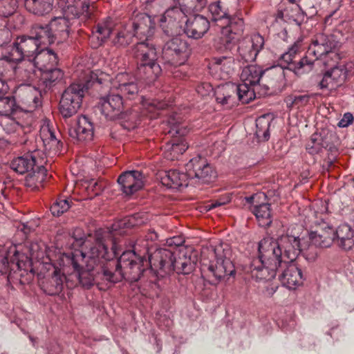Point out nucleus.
I'll return each instance as SVG.
<instances>
[{
	"label": "nucleus",
	"instance_id": "10",
	"mask_svg": "<svg viewBox=\"0 0 354 354\" xmlns=\"http://www.w3.org/2000/svg\"><path fill=\"white\" fill-rule=\"evenodd\" d=\"M63 16L52 19L50 26L55 39L66 40L71 32H75L80 25V16L84 13L74 6H64Z\"/></svg>",
	"mask_w": 354,
	"mask_h": 354
},
{
	"label": "nucleus",
	"instance_id": "21",
	"mask_svg": "<svg viewBox=\"0 0 354 354\" xmlns=\"http://www.w3.org/2000/svg\"><path fill=\"white\" fill-rule=\"evenodd\" d=\"M306 239L308 243H311L310 249H312L313 245L319 248L330 247L335 241L334 227L323 222L317 230L309 233Z\"/></svg>",
	"mask_w": 354,
	"mask_h": 354
},
{
	"label": "nucleus",
	"instance_id": "22",
	"mask_svg": "<svg viewBox=\"0 0 354 354\" xmlns=\"http://www.w3.org/2000/svg\"><path fill=\"white\" fill-rule=\"evenodd\" d=\"M282 267L285 268L279 275V279L283 286L290 290H295L303 284L305 279L301 270L294 261H288Z\"/></svg>",
	"mask_w": 354,
	"mask_h": 354
},
{
	"label": "nucleus",
	"instance_id": "45",
	"mask_svg": "<svg viewBox=\"0 0 354 354\" xmlns=\"http://www.w3.org/2000/svg\"><path fill=\"white\" fill-rule=\"evenodd\" d=\"M312 55H309L308 52L306 55L301 58L298 62L294 61L293 64L290 65V71H293L296 75H300L312 70L315 62L317 60Z\"/></svg>",
	"mask_w": 354,
	"mask_h": 354
},
{
	"label": "nucleus",
	"instance_id": "8",
	"mask_svg": "<svg viewBox=\"0 0 354 354\" xmlns=\"http://www.w3.org/2000/svg\"><path fill=\"white\" fill-rule=\"evenodd\" d=\"M131 53L137 62V78L152 82L160 75L163 68L158 61L156 45L149 39L135 44Z\"/></svg>",
	"mask_w": 354,
	"mask_h": 354
},
{
	"label": "nucleus",
	"instance_id": "60",
	"mask_svg": "<svg viewBox=\"0 0 354 354\" xmlns=\"http://www.w3.org/2000/svg\"><path fill=\"white\" fill-rule=\"evenodd\" d=\"M279 62L280 63L278 65L282 67L283 70L285 71V69L290 70V65L293 64L294 60L291 58L290 55H288L287 51H286L281 55Z\"/></svg>",
	"mask_w": 354,
	"mask_h": 354
},
{
	"label": "nucleus",
	"instance_id": "58",
	"mask_svg": "<svg viewBox=\"0 0 354 354\" xmlns=\"http://www.w3.org/2000/svg\"><path fill=\"white\" fill-rule=\"evenodd\" d=\"M319 86L320 88H326L329 87L330 88H333L335 86H338V85L335 83V80H333L332 77H330V75L328 71L324 73L322 80L319 84Z\"/></svg>",
	"mask_w": 354,
	"mask_h": 354
},
{
	"label": "nucleus",
	"instance_id": "16",
	"mask_svg": "<svg viewBox=\"0 0 354 354\" xmlns=\"http://www.w3.org/2000/svg\"><path fill=\"white\" fill-rule=\"evenodd\" d=\"M185 18L186 16L177 6L167 10L160 19L163 33L168 37L178 35Z\"/></svg>",
	"mask_w": 354,
	"mask_h": 354
},
{
	"label": "nucleus",
	"instance_id": "4",
	"mask_svg": "<svg viewBox=\"0 0 354 354\" xmlns=\"http://www.w3.org/2000/svg\"><path fill=\"white\" fill-rule=\"evenodd\" d=\"M185 173L177 169L160 172L161 183L168 188L178 189L188 186V180H196L197 183L208 184L217 177L216 171L207 160L201 156L192 158L185 166Z\"/></svg>",
	"mask_w": 354,
	"mask_h": 354
},
{
	"label": "nucleus",
	"instance_id": "12",
	"mask_svg": "<svg viewBox=\"0 0 354 354\" xmlns=\"http://www.w3.org/2000/svg\"><path fill=\"white\" fill-rule=\"evenodd\" d=\"M25 98H21L17 103L13 96H2L0 97V115L10 116L20 112H32L41 104L40 99L35 96L31 91L23 93Z\"/></svg>",
	"mask_w": 354,
	"mask_h": 354
},
{
	"label": "nucleus",
	"instance_id": "53",
	"mask_svg": "<svg viewBox=\"0 0 354 354\" xmlns=\"http://www.w3.org/2000/svg\"><path fill=\"white\" fill-rule=\"evenodd\" d=\"M70 208L67 199H58L50 207V212L55 216H59Z\"/></svg>",
	"mask_w": 354,
	"mask_h": 354
},
{
	"label": "nucleus",
	"instance_id": "63",
	"mask_svg": "<svg viewBox=\"0 0 354 354\" xmlns=\"http://www.w3.org/2000/svg\"><path fill=\"white\" fill-rule=\"evenodd\" d=\"M353 116L351 113H346L338 122V127H347L353 122Z\"/></svg>",
	"mask_w": 354,
	"mask_h": 354
},
{
	"label": "nucleus",
	"instance_id": "26",
	"mask_svg": "<svg viewBox=\"0 0 354 354\" xmlns=\"http://www.w3.org/2000/svg\"><path fill=\"white\" fill-rule=\"evenodd\" d=\"M38 155L39 151H35L30 154L17 157L11 162L10 167L20 174L32 171L37 168V166L39 165L41 160H44V156L38 158Z\"/></svg>",
	"mask_w": 354,
	"mask_h": 354
},
{
	"label": "nucleus",
	"instance_id": "18",
	"mask_svg": "<svg viewBox=\"0 0 354 354\" xmlns=\"http://www.w3.org/2000/svg\"><path fill=\"white\" fill-rule=\"evenodd\" d=\"M339 44L333 35L318 34L313 40L308 50V54L317 60L335 50Z\"/></svg>",
	"mask_w": 354,
	"mask_h": 354
},
{
	"label": "nucleus",
	"instance_id": "49",
	"mask_svg": "<svg viewBox=\"0 0 354 354\" xmlns=\"http://www.w3.org/2000/svg\"><path fill=\"white\" fill-rule=\"evenodd\" d=\"M136 82V77L127 73H120L116 75L113 84L114 87L119 90L123 87H126L130 84Z\"/></svg>",
	"mask_w": 354,
	"mask_h": 354
},
{
	"label": "nucleus",
	"instance_id": "29",
	"mask_svg": "<svg viewBox=\"0 0 354 354\" xmlns=\"http://www.w3.org/2000/svg\"><path fill=\"white\" fill-rule=\"evenodd\" d=\"M129 27L135 37L140 39L143 37L149 39L153 33L154 24L149 15L141 14L136 16Z\"/></svg>",
	"mask_w": 354,
	"mask_h": 354
},
{
	"label": "nucleus",
	"instance_id": "7",
	"mask_svg": "<svg viewBox=\"0 0 354 354\" xmlns=\"http://www.w3.org/2000/svg\"><path fill=\"white\" fill-rule=\"evenodd\" d=\"M31 271V259L19 252L16 245H0V275H4L9 285H22L27 282L26 276Z\"/></svg>",
	"mask_w": 354,
	"mask_h": 354
},
{
	"label": "nucleus",
	"instance_id": "59",
	"mask_svg": "<svg viewBox=\"0 0 354 354\" xmlns=\"http://www.w3.org/2000/svg\"><path fill=\"white\" fill-rule=\"evenodd\" d=\"M248 44L254 48V50H257V52L259 53L263 47L264 39L259 34H255L252 35L251 41Z\"/></svg>",
	"mask_w": 354,
	"mask_h": 354
},
{
	"label": "nucleus",
	"instance_id": "43",
	"mask_svg": "<svg viewBox=\"0 0 354 354\" xmlns=\"http://www.w3.org/2000/svg\"><path fill=\"white\" fill-rule=\"evenodd\" d=\"M111 33V28L108 22L99 23L95 26V30L93 31L91 39L93 41L97 40L94 47L101 46L109 37Z\"/></svg>",
	"mask_w": 354,
	"mask_h": 354
},
{
	"label": "nucleus",
	"instance_id": "39",
	"mask_svg": "<svg viewBox=\"0 0 354 354\" xmlns=\"http://www.w3.org/2000/svg\"><path fill=\"white\" fill-rule=\"evenodd\" d=\"M252 212L255 215L259 225L263 227L270 226L272 219L270 209V205L268 203L256 204L254 206Z\"/></svg>",
	"mask_w": 354,
	"mask_h": 354
},
{
	"label": "nucleus",
	"instance_id": "37",
	"mask_svg": "<svg viewBox=\"0 0 354 354\" xmlns=\"http://www.w3.org/2000/svg\"><path fill=\"white\" fill-rule=\"evenodd\" d=\"M24 6L30 12L42 16L53 10V0H25Z\"/></svg>",
	"mask_w": 354,
	"mask_h": 354
},
{
	"label": "nucleus",
	"instance_id": "52",
	"mask_svg": "<svg viewBox=\"0 0 354 354\" xmlns=\"http://www.w3.org/2000/svg\"><path fill=\"white\" fill-rule=\"evenodd\" d=\"M17 8V0H0V16L8 17L15 13Z\"/></svg>",
	"mask_w": 354,
	"mask_h": 354
},
{
	"label": "nucleus",
	"instance_id": "61",
	"mask_svg": "<svg viewBox=\"0 0 354 354\" xmlns=\"http://www.w3.org/2000/svg\"><path fill=\"white\" fill-rule=\"evenodd\" d=\"M87 189L88 191L93 192L95 196H98L103 190L104 186L100 182L96 181L94 179H91L88 181Z\"/></svg>",
	"mask_w": 354,
	"mask_h": 354
},
{
	"label": "nucleus",
	"instance_id": "17",
	"mask_svg": "<svg viewBox=\"0 0 354 354\" xmlns=\"http://www.w3.org/2000/svg\"><path fill=\"white\" fill-rule=\"evenodd\" d=\"M168 124L169 127L168 133L176 138L167 143V149L171 151V154L174 153V157H176L183 154L188 149L187 143L183 137L189 132V130L185 126L176 121L174 118L169 119Z\"/></svg>",
	"mask_w": 354,
	"mask_h": 354
},
{
	"label": "nucleus",
	"instance_id": "41",
	"mask_svg": "<svg viewBox=\"0 0 354 354\" xmlns=\"http://www.w3.org/2000/svg\"><path fill=\"white\" fill-rule=\"evenodd\" d=\"M209 11L212 15V20L218 24H222L230 17L228 9L225 8L221 1L209 4Z\"/></svg>",
	"mask_w": 354,
	"mask_h": 354
},
{
	"label": "nucleus",
	"instance_id": "54",
	"mask_svg": "<svg viewBox=\"0 0 354 354\" xmlns=\"http://www.w3.org/2000/svg\"><path fill=\"white\" fill-rule=\"evenodd\" d=\"M184 242H185V239L180 236H174V237H171L167 240V244L168 245V246H170V247L175 246V248L173 250H170V251L173 252V251L176 250V249H182V248H186L187 250H188L189 251V254H190L192 259H194V263L195 266L196 262V256L193 254L192 248H188L182 246L183 244L184 243ZM168 250H169V249H168Z\"/></svg>",
	"mask_w": 354,
	"mask_h": 354
},
{
	"label": "nucleus",
	"instance_id": "36",
	"mask_svg": "<svg viewBox=\"0 0 354 354\" xmlns=\"http://www.w3.org/2000/svg\"><path fill=\"white\" fill-rule=\"evenodd\" d=\"M234 59L232 56L215 57L212 59L214 68L220 72L221 79H227L234 71Z\"/></svg>",
	"mask_w": 354,
	"mask_h": 354
},
{
	"label": "nucleus",
	"instance_id": "11",
	"mask_svg": "<svg viewBox=\"0 0 354 354\" xmlns=\"http://www.w3.org/2000/svg\"><path fill=\"white\" fill-rule=\"evenodd\" d=\"M190 54L191 48L185 39L179 35L172 37L165 43L162 49L164 68L167 64L175 67L183 64Z\"/></svg>",
	"mask_w": 354,
	"mask_h": 354
},
{
	"label": "nucleus",
	"instance_id": "62",
	"mask_svg": "<svg viewBox=\"0 0 354 354\" xmlns=\"http://www.w3.org/2000/svg\"><path fill=\"white\" fill-rule=\"evenodd\" d=\"M266 195L264 193H257L250 196L245 197V201L249 204H258L262 199H266Z\"/></svg>",
	"mask_w": 354,
	"mask_h": 354
},
{
	"label": "nucleus",
	"instance_id": "44",
	"mask_svg": "<svg viewBox=\"0 0 354 354\" xmlns=\"http://www.w3.org/2000/svg\"><path fill=\"white\" fill-rule=\"evenodd\" d=\"M179 7L186 17L201 11L207 4V0H178Z\"/></svg>",
	"mask_w": 354,
	"mask_h": 354
},
{
	"label": "nucleus",
	"instance_id": "20",
	"mask_svg": "<svg viewBox=\"0 0 354 354\" xmlns=\"http://www.w3.org/2000/svg\"><path fill=\"white\" fill-rule=\"evenodd\" d=\"M185 22L184 32L188 37L200 39L208 31L210 24L207 17L198 14L188 15Z\"/></svg>",
	"mask_w": 354,
	"mask_h": 354
},
{
	"label": "nucleus",
	"instance_id": "9",
	"mask_svg": "<svg viewBox=\"0 0 354 354\" xmlns=\"http://www.w3.org/2000/svg\"><path fill=\"white\" fill-rule=\"evenodd\" d=\"M206 254L214 257V261H210L209 264L203 263V269L207 268L217 281L234 277L236 270L231 260L232 251L228 244L221 243L203 249L202 257L204 258Z\"/></svg>",
	"mask_w": 354,
	"mask_h": 354
},
{
	"label": "nucleus",
	"instance_id": "34",
	"mask_svg": "<svg viewBox=\"0 0 354 354\" xmlns=\"http://www.w3.org/2000/svg\"><path fill=\"white\" fill-rule=\"evenodd\" d=\"M145 223L140 214H135L126 216L114 222L111 228V232L113 236L123 234L125 229H129Z\"/></svg>",
	"mask_w": 354,
	"mask_h": 354
},
{
	"label": "nucleus",
	"instance_id": "33",
	"mask_svg": "<svg viewBox=\"0 0 354 354\" xmlns=\"http://www.w3.org/2000/svg\"><path fill=\"white\" fill-rule=\"evenodd\" d=\"M334 243L344 249L350 250L354 245L353 231L347 224L339 225L337 229L334 228Z\"/></svg>",
	"mask_w": 354,
	"mask_h": 354
},
{
	"label": "nucleus",
	"instance_id": "25",
	"mask_svg": "<svg viewBox=\"0 0 354 354\" xmlns=\"http://www.w3.org/2000/svg\"><path fill=\"white\" fill-rule=\"evenodd\" d=\"M37 143L42 145L44 156L59 153L62 148V143L56 138L54 131L49 127L41 129Z\"/></svg>",
	"mask_w": 354,
	"mask_h": 354
},
{
	"label": "nucleus",
	"instance_id": "55",
	"mask_svg": "<svg viewBox=\"0 0 354 354\" xmlns=\"http://www.w3.org/2000/svg\"><path fill=\"white\" fill-rule=\"evenodd\" d=\"M6 59L9 62H19L25 59H27L26 55L24 53L22 50L19 49V47L16 45V43L14 42L12 46H11L10 50L8 52V55L6 56Z\"/></svg>",
	"mask_w": 354,
	"mask_h": 354
},
{
	"label": "nucleus",
	"instance_id": "40",
	"mask_svg": "<svg viewBox=\"0 0 354 354\" xmlns=\"http://www.w3.org/2000/svg\"><path fill=\"white\" fill-rule=\"evenodd\" d=\"M221 27L222 33L226 35H241L243 32L244 22L243 19L233 17H230L222 24H218Z\"/></svg>",
	"mask_w": 354,
	"mask_h": 354
},
{
	"label": "nucleus",
	"instance_id": "64",
	"mask_svg": "<svg viewBox=\"0 0 354 354\" xmlns=\"http://www.w3.org/2000/svg\"><path fill=\"white\" fill-rule=\"evenodd\" d=\"M300 47V43L299 41H295L287 50V53L290 55L291 58H292L294 61H295V59L299 53Z\"/></svg>",
	"mask_w": 354,
	"mask_h": 354
},
{
	"label": "nucleus",
	"instance_id": "50",
	"mask_svg": "<svg viewBox=\"0 0 354 354\" xmlns=\"http://www.w3.org/2000/svg\"><path fill=\"white\" fill-rule=\"evenodd\" d=\"M309 95H290L286 99V102L288 108L297 106L299 108L306 105L310 100Z\"/></svg>",
	"mask_w": 354,
	"mask_h": 354
},
{
	"label": "nucleus",
	"instance_id": "35",
	"mask_svg": "<svg viewBox=\"0 0 354 354\" xmlns=\"http://www.w3.org/2000/svg\"><path fill=\"white\" fill-rule=\"evenodd\" d=\"M45 161L42 159L32 173H29L25 179V185L32 190L39 189L47 176V169L44 166Z\"/></svg>",
	"mask_w": 354,
	"mask_h": 354
},
{
	"label": "nucleus",
	"instance_id": "46",
	"mask_svg": "<svg viewBox=\"0 0 354 354\" xmlns=\"http://www.w3.org/2000/svg\"><path fill=\"white\" fill-rule=\"evenodd\" d=\"M270 121L265 116L259 117L256 120L255 135L260 141H267L270 138Z\"/></svg>",
	"mask_w": 354,
	"mask_h": 354
},
{
	"label": "nucleus",
	"instance_id": "47",
	"mask_svg": "<svg viewBox=\"0 0 354 354\" xmlns=\"http://www.w3.org/2000/svg\"><path fill=\"white\" fill-rule=\"evenodd\" d=\"M248 84V83L247 82L239 85L235 84L236 100L243 104H248L254 98V92L250 90Z\"/></svg>",
	"mask_w": 354,
	"mask_h": 354
},
{
	"label": "nucleus",
	"instance_id": "30",
	"mask_svg": "<svg viewBox=\"0 0 354 354\" xmlns=\"http://www.w3.org/2000/svg\"><path fill=\"white\" fill-rule=\"evenodd\" d=\"M30 34L32 35V37H34L40 46L50 45L56 41L50 22L44 25L39 24L33 25L30 30Z\"/></svg>",
	"mask_w": 354,
	"mask_h": 354
},
{
	"label": "nucleus",
	"instance_id": "3",
	"mask_svg": "<svg viewBox=\"0 0 354 354\" xmlns=\"http://www.w3.org/2000/svg\"><path fill=\"white\" fill-rule=\"evenodd\" d=\"M287 261L275 239L266 236L258 243V257L253 259L248 272L258 282L272 280L277 272Z\"/></svg>",
	"mask_w": 354,
	"mask_h": 354
},
{
	"label": "nucleus",
	"instance_id": "19",
	"mask_svg": "<svg viewBox=\"0 0 354 354\" xmlns=\"http://www.w3.org/2000/svg\"><path fill=\"white\" fill-rule=\"evenodd\" d=\"M144 174L140 171L131 170L122 172L118 178L122 192L130 196L144 187Z\"/></svg>",
	"mask_w": 354,
	"mask_h": 354
},
{
	"label": "nucleus",
	"instance_id": "15",
	"mask_svg": "<svg viewBox=\"0 0 354 354\" xmlns=\"http://www.w3.org/2000/svg\"><path fill=\"white\" fill-rule=\"evenodd\" d=\"M99 106L102 113L110 120H129L128 113L122 111L123 100L120 94H109L101 97Z\"/></svg>",
	"mask_w": 354,
	"mask_h": 354
},
{
	"label": "nucleus",
	"instance_id": "56",
	"mask_svg": "<svg viewBox=\"0 0 354 354\" xmlns=\"http://www.w3.org/2000/svg\"><path fill=\"white\" fill-rule=\"evenodd\" d=\"M121 95H124L129 99H134L138 94L139 88L137 82L134 84H130L126 87H123L118 90Z\"/></svg>",
	"mask_w": 354,
	"mask_h": 354
},
{
	"label": "nucleus",
	"instance_id": "13",
	"mask_svg": "<svg viewBox=\"0 0 354 354\" xmlns=\"http://www.w3.org/2000/svg\"><path fill=\"white\" fill-rule=\"evenodd\" d=\"M46 57L49 58V62L53 65L57 64L58 57L55 51L53 50H45L36 57V65L34 67L42 71L41 81L45 88L50 89L62 81L64 77V72L60 68L54 66L48 67V64L43 60Z\"/></svg>",
	"mask_w": 354,
	"mask_h": 354
},
{
	"label": "nucleus",
	"instance_id": "38",
	"mask_svg": "<svg viewBox=\"0 0 354 354\" xmlns=\"http://www.w3.org/2000/svg\"><path fill=\"white\" fill-rule=\"evenodd\" d=\"M263 70L257 65H248L243 68L241 77L245 82L251 85H261Z\"/></svg>",
	"mask_w": 354,
	"mask_h": 354
},
{
	"label": "nucleus",
	"instance_id": "6",
	"mask_svg": "<svg viewBox=\"0 0 354 354\" xmlns=\"http://www.w3.org/2000/svg\"><path fill=\"white\" fill-rule=\"evenodd\" d=\"M108 261L102 268V272L104 281L112 283L123 279L138 281L148 266L145 261L136 259L131 252H123L118 259Z\"/></svg>",
	"mask_w": 354,
	"mask_h": 354
},
{
	"label": "nucleus",
	"instance_id": "31",
	"mask_svg": "<svg viewBox=\"0 0 354 354\" xmlns=\"http://www.w3.org/2000/svg\"><path fill=\"white\" fill-rule=\"evenodd\" d=\"M285 80L284 70L279 65L273 66L263 70L261 85L269 91L270 88H274L278 84L282 83Z\"/></svg>",
	"mask_w": 354,
	"mask_h": 354
},
{
	"label": "nucleus",
	"instance_id": "5",
	"mask_svg": "<svg viewBox=\"0 0 354 354\" xmlns=\"http://www.w3.org/2000/svg\"><path fill=\"white\" fill-rule=\"evenodd\" d=\"M109 76L102 71H88L82 82L73 83L62 93L59 111L64 118L75 115L81 107L84 93L89 88L98 91L104 85L109 87Z\"/></svg>",
	"mask_w": 354,
	"mask_h": 354
},
{
	"label": "nucleus",
	"instance_id": "48",
	"mask_svg": "<svg viewBox=\"0 0 354 354\" xmlns=\"http://www.w3.org/2000/svg\"><path fill=\"white\" fill-rule=\"evenodd\" d=\"M241 59L245 62L255 61L258 53L249 44H242L238 48Z\"/></svg>",
	"mask_w": 354,
	"mask_h": 354
},
{
	"label": "nucleus",
	"instance_id": "2",
	"mask_svg": "<svg viewBox=\"0 0 354 354\" xmlns=\"http://www.w3.org/2000/svg\"><path fill=\"white\" fill-rule=\"evenodd\" d=\"M64 257L67 263L71 265L77 272L80 284L86 289L91 288L98 278L104 280L102 272L104 264L99 266L97 262L100 259L109 260L111 258L101 230L95 232L94 242L87 254L82 251L75 250L64 254Z\"/></svg>",
	"mask_w": 354,
	"mask_h": 354
},
{
	"label": "nucleus",
	"instance_id": "28",
	"mask_svg": "<svg viewBox=\"0 0 354 354\" xmlns=\"http://www.w3.org/2000/svg\"><path fill=\"white\" fill-rule=\"evenodd\" d=\"M66 279L65 274L59 269L55 268L52 274L42 282L41 289L48 295H58L63 290Z\"/></svg>",
	"mask_w": 354,
	"mask_h": 354
},
{
	"label": "nucleus",
	"instance_id": "23",
	"mask_svg": "<svg viewBox=\"0 0 354 354\" xmlns=\"http://www.w3.org/2000/svg\"><path fill=\"white\" fill-rule=\"evenodd\" d=\"M68 134L76 141H91L94 136L93 124L87 116L81 115L77 118L75 127L68 129Z\"/></svg>",
	"mask_w": 354,
	"mask_h": 354
},
{
	"label": "nucleus",
	"instance_id": "42",
	"mask_svg": "<svg viewBox=\"0 0 354 354\" xmlns=\"http://www.w3.org/2000/svg\"><path fill=\"white\" fill-rule=\"evenodd\" d=\"M134 37L129 26H126L117 31L112 39V44L117 48H125L132 42Z\"/></svg>",
	"mask_w": 354,
	"mask_h": 354
},
{
	"label": "nucleus",
	"instance_id": "32",
	"mask_svg": "<svg viewBox=\"0 0 354 354\" xmlns=\"http://www.w3.org/2000/svg\"><path fill=\"white\" fill-rule=\"evenodd\" d=\"M235 89L234 84L218 86L214 91L216 102L227 108L234 106L236 101Z\"/></svg>",
	"mask_w": 354,
	"mask_h": 354
},
{
	"label": "nucleus",
	"instance_id": "27",
	"mask_svg": "<svg viewBox=\"0 0 354 354\" xmlns=\"http://www.w3.org/2000/svg\"><path fill=\"white\" fill-rule=\"evenodd\" d=\"M307 151L312 155L321 153L323 149L331 152L336 151V147L330 142L328 133L324 131L313 133L306 146Z\"/></svg>",
	"mask_w": 354,
	"mask_h": 354
},
{
	"label": "nucleus",
	"instance_id": "51",
	"mask_svg": "<svg viewBox=\"0 0 354 354\" xmlns=\"http://www.w3.org/2000/svg\"><path fill=\"white\" fill-rule=\"evenodd\" d=\"M328 71L332 79L335 80V83L338 86L344 82L347 76V71L344 66H335Z\"/></svg>",
	"mask_w": 354,
	"mask_h": 354
},
{
	"label": "nucleus",
	"instance_id": "24",
	"mask_svg": "<svg viewBox=\"0 0 354 354\" xmlns=\"http://www.w3.org/2000/svg\"><path fill=\"white\" fill-rule=\"evenodd\" d=\"M15 42L16 45L19 47V49L26 55L27 60L32 64L33 66L36 65L37 57L45 50H51L48 48H43L39 50L41 46L30 33L28 35L17 37Z\"/></svg>",
	"mask_w": 354,
	"mask_h": 354
},
{
	"label": "nucleus",
	"instance_id": "57",
	"mask_svg": "<svg viewBox=\"0 0 354 354\" xmlns=\"http://www.w3.org/2000/svg\"><path fill=\"white\" fill-rule=\"evenodd\" d=\"M12 39V32L6 26L0 27V47L8 44Z\"/></svg>",
	"mask_w": 354,
	"mask_h": 354
},
{
	"label": "nucleus",
	"instance_id": "14",
	"mask_svg": "<svg viewBox=\"0 0 354 354\" xmlns=\"http://www.w3.org/2000/svg\"><path fill=\"white\" fill-rule=\"evenodd\" d=\"M276 241L287 262L295 261L301 252L310 249L306 238L292 234L289 230L286 234L281 235Z\"/></svg>",
	"mask_w": 354,
	"mask_h": 354
},
{
	"label": "nucleus",
	"instance_id": "1",
	"mask_svg": "<svg viewBox=\"0 0 354 354\" xmlns=\"http://www.w3.org/2000/svg\"><path fill=\"white\" fill-rule=\"evenodd\" d=\"M158 239V235L151 231L147 239H137L132 244V250L124 252L133 254L136 259L145 261L150 268L158 272L160 274H169L173 272L178 274H189L194 270V259H192L189 251L186 248L170 251L167 248H155L149 245L148 240Z\"/></svg>",
	"mask_w": 354,
	"mask_h": 354
}]
</instances>
